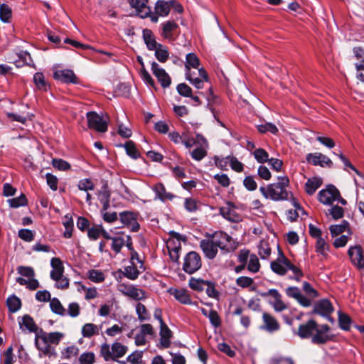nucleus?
Wrapping results in <instances>:
<instances>
[{
	"instance_id": "f257e3e1",
	"label": "nucleus",
	"mask_w": 364,
	"mask_h": 364,
	"mask_svg": "<svg viewBox=\"0 0 364 364\" xmlns=\"http://www.w3.org/2000/svg\"><path fill=\"white\" fill-rule=\"evenodd\" d=\"M64 336V333L61 332L47 333L41 329L36 333L35 345L43 354L50 356L54 354L51 345H58Z\"/></svg>"
},
{
	"instance_id": "f03ea898",
	"label": "nucleus",
	"mask_w": 364,
	"mask_h": 364,
	"mask_svg": "<svg viewBox=\"0 0 364 364\" xmlns=\"http://www.w3.org/2000/svg\"><path fill=\"white\" fill-rule=\"evenodd\" d=\"M279 182L272 183L265 187H260L259 191L266 198L273 200H282L289 198V193L286 190L289 181L286 176L278 177Z\"/></svg>"
},
{
	"instance_id": "7ed1b4c3",
	"label": "nucleus",
	"mask_w": 364,
	"mask_h": 364,
	"mask_svg": "<svg viewBox=\"0 0 364 364\" xmlns=\"http://www.w3.org/2000/svg\"><path fill=\"white\" fill-rule=\"evenodd\" d=\"M271 269L274 273L279 275H284L289 269L294 273V279L296 281H299L303 276L301 269L291 264L282 252H280L278 258L271 263Z\"/></svg>"
},
{
	"instance_id": "20e7f679",
	"label": "nucleus",
	"mask_w": 364,
	"mask_h": 364,
	"mask_svg": "<svg viewBox=\"0 0 364 364\" xmlns=\"http://www.w3.org/2000/svg\"><path fill=\"white\" fill-rule=\"evenodd\" d=\"M17 272L22 277L16 278V282L26 286L29 290L33 291L39 287L38 281L35 279V271L31 267L19 266Z\"/></svg>"
},
{
	"instance_id": "39448f33",
	"label": "nucleus",
	"mask_w": 364,
	"mask_h": 364,
	"mask_svg": "<svg viewBox=\"0 0 364 364\" xmlns=\"http://www.w3.org/2000/svg\"><path fill=\"white\" fill-rule=\"evenodd\" d=\"M127 351V347L119 342L114 343L112 346L104 343L100 347V354L106 361L110 360L117 361L119 358L123 357Z\"/></svg>"
},
{
	"instance_id": "423d86ee",
	"label": "nucleus",
	"mask_w": 364,
	"mask_h": 364,
	"mask_svg": "<svg viewBox=\"0 0 364 364\" xmlns=\"http://www.w3.org/2000/svg\"><path fill=\"white\" fill-rule=\"evenodd\" d=\"M202 265L201 258L199 254L196 252H188L185 258L183 264V269L188 274H193L198 271Z\"/></svg>"
},
{
	"instance_id": "0eeeda50",
	"label": "nucleus",
	"mask_w": 364,
	"mask_h": 364,
	"mask_svg": "<svg viewBox=\"0 0 364 364\" xmlns=\"http://www.w3.org/2000/svg\"><path fill=\"white\" fill-rule=\"evenodd\" d=\"M88 127L98 132H105L107 130V123L102 116L95 112H89L87 113Z\"/></svg>"
},
{
	"instance_id": "6e6552de",
	"label": "nucleus",
	"mask_w": 364,
	"mask_h": 364,
	"mask_svg": "<svg viewBox=\"0 0 364 364\" xmlns=\"http://www.w3.org/2000/svg\"><path fill=\"white\" fill-rule=\"evenodd\" d=\"M339 196V191L333 185H328L326 188L320 191L318 194L319 201L326 205L333 203Z\"/></svg>"
},
{
	"instance_id": "1a4fd4ad",
	"label": "nucleus",
	"mask_w": 364,
	"mask_h": 364,
	"mask_svg": "<svg viewBox=\"0 0 364 364\" xmlns=\"http://www.w3.org/2000/svg\"><path fill=\"white\" fill-rule=\"evenodd\" d=\"M117 289L124 295L134 300H141L145 298L144 291L133 285L120 283L117 286Z\"/></svg>"
},
{
	"instance_id": "9d476101",
	"label": "nucleus",
	"mask_w": 364,
	"mask_h": 364,
	"mask_svg": "<svg viewBox=\"0 0 364 364\" xmlns=\"http://www.w3.org/2000/svg\"><path fill=\"white\" fill-rule=\"evenodd\" d=\"M330 327L327 324L318 326L316 324V329L314 330L315 333L311 338V342L315 344H324L331 339L328 334Z\"/></svg>"
},
{
	"instance_id": "9b49d317",
	"label": "nucleus",
	"mask_w": 364,
	"mask_h": 364,
	"mask_svg": "<svg viewBox=\"0 0 364 364\" xmlns=\"http://www.w3.org/2000/svg\"><path fill=\"white\" fill-rule=\"evenodd\" d=\"M170 235L177 240V245L175 244L174 240L173 239H170L167 241V248L168 250L169 256L172 261L177 262L179 259V252L181 250V243L180 240L181 239V235L179 233H177L174 231H171Z\"/></svg>"
},
{
	"instance_id": "f8f14e48",
	"label": "nucleus",
	"mask_w": 364,
	"mask_h": 364,
	"mask_svg": "<svg viewBox=\"0 0 364 364\" xmlns=\"http://www.w3.org/2000/svg\"><path fill=\"white\" fill-rule=\"evenodd\" d=\"M262 297L272 296L274 301L270 302V304L277 312H281L287 309V306L282 300V295L279 292L274 289H269V291L262 293Z\"/></svg>"
},
{
	"instance_id": "ddd939ff",
	"label": "nucleus",
	"mask_w": 364,
	"mask_h": 364,
	"mask_svg": "<svg viewBox=\"0 0 364 364\" xmlns=\"http://www.w3.org/2000/svg\"><path fill=\"white\" fill-rule=\"evenodd\" d=\"M151 71L154 76L157 78L161 85L164 88H167L171 83V80L168 74L165 71L164 69L161 68L159 65L153 62L151 63Z\"/></svg>"
},
{
	"instance_id": "4468645a",
	"label": "nucleus",
	"mask_w": 364,
	"mask_h": 364,
	"mask_svg": "<svg viewBox=\"0 0 364 364\" xmlns=\"http://www.w3.org/2000/svg\"><path fill=\"white\" fill-rule=\"evenodd\" d=\"M198 75L200 77L193 76L191 71H186V79L188 80L196 88L202 89L204 86V82L208 81V76L204 68H198Z\"/></svg>"
},
{
	"instance_id": "2eb2a0df",
	"label": "nucleus",
	"mask_w": 364,
	"mask_h": 364,
	"mask_svg": "<svg viewBox=\"0 0 364 364\" xmlns=\"http://www.w3.org/2000/svg\"><path fill=\"white\" fill-rule=\"evenodd\" d=\"M212 239L217 245L218 247L226 251L232 250L231 244V237L224 232H216L212 236Z\"/></svg>"
},
{
	"instance_id": "dca6fc26",
	"label": "nucleus",
	"mask_w": 364,
	"mask_h": 364,
	"mask_svg": "<svg viewBox=\"0 0 364 364\" xmlns=\"http://www.w3.org/2000/svg\"><path fill=\"white\" fill-rule=\"evenodd\" d=\"M306 159L309 163L314 166L331 167L333 165L332 161L328 156L318 152L308 154Z\"/></svg>"
},
{
	"instance_id": "f3484780",
	"label": "nucleus",
	"mask_w": 364,
	"mask_h": 364,
	"mask_svg": "<svg viewBox=\"0 0 364 364\" xmlns=\"http://www.w3.org/2000/svg\"><path fill=\"white\" fill-rule=\"evenodd\" d=\"M121 222L129 227L132 231L139 230V224L136 220V214L133 212L125 211L119 213Z\"/></svg>"
},
{
	"instance_id": "a211bd4d",
	"label": "nucleus",
	"mask_w": 364,
	"mask_h": 364,
	"mask_svg": "<svg viewBox=\"0 0 364 364\" xmlns=\"http://www.w3.org/2000/svg\"><path fill=\"white\" fill-rule=\"evenodd\" d=\"M353 51L356 59L359 60V63L355 64L357 71L356 77L362 82H364V75L362 72L364 70V50L360 47H355Z\"/></svg>"
},
{
	"instance_id": "6ab92c4d",
	"label": "nucleus",
	"mask_w": 364,
	"mask_h": 364,
	"mask_svg": "<svg viewBox=\"0 0 364 364\" xmlns=\"http://www.w3.org/2000/svg\"><path fill=\"white\" fill-rule=\"evenodd\" d=\"M348 255L352 263L359 269L364 267V259L362 248L359 245L350 247L348 250Z\"/></svg>"
},
{
	"instance_id": "aec40b11",
	"label": "nucleus",
	"mask_w": 364,
	"mask_h": 364,
	"mask_svg": "<svg viewBox=\"0 0 364 364\" xmlns=\"http://www.w3.org/2000/svg\"><path fill=\"white\" fill-rule=\"evenodd\" d=\"M132 7L134 8L137 15L142 18L148 17L151 14V9L147 6L148 0H128Z\"/></svg>"
},
{
	"instance_id": "412c9836",
	"label": "nucleus",
	"mask_w": 364,
	"mask_h": 364,
	"mask_svg": "<svg viewBox=\"0 0 364 364\" xmlns=\"http://www.w3.org/2000/svg\"><path fill=\"white\" fill-rule=\"evenodd\" d=\"M200 247L202 249L205 257L209 259H213L218 253V246L211 238L203 240L200 242Z\"/></svg>"
},
{
	"instance_id": "4be33fe9",
	"label": "nucleus",
	"mask_w": 364,
	"mask_h": 364,
	"mask_svg": "<svg viewBox=\"0 0 364 364\" xmlns=\"http://www.w3.org/2000/svg\"><path fill=\"white\" fill-rule=\"evenodd\" d=\"M262 321L263 325L261 328L267 332L272 333L278 331L280 328V324L277 320L268 313H263Z\"/></svg>"
},
{
	"instance_id": "5701e85b",
	"label": "nucleus",
	"mask_w": 364,
	"mask_h": 364,
	"mask_svg": "<svg viewBox=\"0 0 364 364\" xmlns=\"http://www.w3.org/2000/svg\"><path fill=\"white\" fill-rule=\"evenodd\" d=\"M317 323L311 319L306 323L299 326L297 334L301 338H308L313 336L314 330L316 329Z\"/></svg>"
},
{
	"instance_id": "b1692460",
	"label": "nucleus",
	"mask_w": 364,
	"mask_h": 364,
	"mask_svg": "<svg viewBox=\"0 0 364 364\" xmlns=\"http://www.w3.org/2000/svg\"><path fill=\"white\" fill-rule=\"evenodd\" d=\"M220 213L225 219L231 222H238L241 217L237 213L235 207L231 203H228L225 206L221 207Z\"/></svg>"
},
{
	"instance_id": "393cba45",
	"label": "nucleus",
	"mask_w": 364,
	"mask_h": 364,
	"mask_svg": "<svg viewBox=\"0 0 364 364\" xmlns=\"http://www.w3.org/2000/svg\"><path fill=\"white\" fill-rule=\"evenodd\" d=\"M53 77L65 83H76L77 77L71 70H58L53 73Z\"/></svg>"
},
{
	"instance_id": "a878e982",
	"label": "nucleus",
	"mask_w": 364,
	"mask_h": 364,
	"mask_svg": "<svg viewBox=\"0 0 364 364\" xmlns=\"http://www.w3.org/2000/svg\"><path fill=\"white\" fill-rule=\"evenodd\" d=\"M178 26L174 21H167L162 23L161 36L169 41H173V33H176Z\"/></svg>"
},
{
	"instance_id": "bb28decb",
	"label": "nucleus",
	"mask_w": 364,
	"mask_h": 364,
	"mask_svg": "<svg viewBox=\"0 0 364 364\" xmlns=\"http://www.w3.org/2000/svg\"><path fill=\"white\" fill-rule=\"evenodd\" d=\"M333 311L331 303L327 299H322L318 301L314 307V312L323 316H326Z\"/></svg>"
},
{
	"instance_id": "cd10ccee",
	"label": "nucleus",
	"mask_w": 364,
	"mask_h": 364,
	"mask_svg": "<svg viewBox=\"0 0 364 364\" xmlns=\"http://www.w3.org/2000/svg\"><path fill=\"white\" fill-rule=\"evenodd\" d=\"M50 265L53 268L50 272V278L53 280L60 279L64 272V267L61 260L58 257H53L51 259Z\"/></svg>"
},
{
	"instance_id": "c85d7f7f",
	"label": "nucleus",
	"mask_w": 364,
	"mask_h": 364,
	"mask_svg": "<svg viewBox=\"0 0 364 364\" xmlns=\"http://www.w3.org/2000/svg\"><path fill=\"white\" fill-rule=\"evenodd\" d=\"M160 343L164 348L169 347L171 344V338L172 337V332L167 325L164 323L160 324Z\"/></svg>"
},
{
	"instance_id": "c756f323",
	"label": "nucleus",
	"mask_w": 364,
	"mask_h": 364,
	"mask_svg": "<svg viewBox=\"0 0 364 364\" xmlns=\"http://www.w3.org/2000/svg\"><path fill=\"white\" fill-rule=\"evenodd\" d=\"M172 294L176 300L183 304H191V300L188 291L186 289H174Z\"/></svg>"
},
{
	"instance_id": "7c9ffc66",
	"label": "nucleus",
	"mask_w": 364,
	"mask_h": 364,
	"mask_svg": "<svg viewBox=\"0 0 364 364\" xmlns=\"http://www.w3.org/2000/svg\"><path fill=\"white\" fill-rule=\"evenodd\" d=\"M143 38L148 49L150 50H154V49H156V46L159 45L155 41L153 33L151 30L144 29L143 31Z\"/></svg>"
},
{
	"instance_id": "2f4dec72",
	"label": "nucleus",
	"mask_w": 364,
	"mask_h": 364,
	"mask_svg": "<svg viewBox=\"0 0 364 364\" xmlns=\"http://www.w3.org/2000/svg\"><path fill=\"white\" fill-rule=\"evenodd\" d=\"M81 333L83 337L90 338L99 334V328L94 323H87L82 326Z\"/></svg>"
},
{
	"instance_id": "473e14b6",
	"label": "nucleus",
	"mask_w": 364,
	"mask_h": 364,
	"mask_svg": "<svg viewBox=\"0 0 364 364\" xmlns=\"http://www.w3.org/2000/svg\"><path fill=\"white\" fill-rule=\"evenodd\" d=\"M153 190L156 196L161 200H165L166 199L171 200L173 198V196L171 193L166 191L164 186L161 183H156L154 186Z\"/></svg>"
},
{
	"instance_id": "72a5a7b5",
	"label": "nucleus",
	"mask_w": 364,
	"mask_h": 364,
	"mask_svg": "<svg viewBox=\"0 0 364 364\" xmlns=\"http://www.w3.org/2000/svg\"><path fill=\"white\" fill-rule=\"evenodd\" d=\"M322 181L320 178H312L307 181L305 184V191L309 195H313L321 186Z\"/></svg>"
},
{
	"instance_id": "f704fd0d",
	"label": "nucleus",
	"mask_w": 364,
	"mask_h": 364,
	"mask_svg": "<svg viewBox=\"0 0 364 364\" xmlns=\"http://www.w3.org/2000/svg\"><path fill=\"white\" fill-rule=\"evenodd\" d=\"M170 11L169 3L164 1H158L155 6L156 14L161 16H166Z\"/></svg>"
},
{
	"instance_id": "c9c22d12",
	"label": "nucleus",
	"mask_w": 364,
	"mask_h": 364,
	"mask_svg": "<svg viewBox=\"0 0 364 364\" xmlns=\"http://www.w3.org/2000/svg\"><path fill=\"white\" fill-rule=\"evenodd\" d=\"M316 251L317 253L320 254L324 257H326L328 255V252L329 250V245L326 242V240L323 237H319L316 240Z\"/></svg>"
},
{
	"instance_id": "e433bc0d",
	"label": "nucleus",
	"mask_w": 364,
	"mask_h": 364,
	"mask_svg": "<svg viewBox=\"0 0 364 364\" xmlns=\"http://www.w3.org/2000/svg\"><path fill=\"white\" fill-rule=\"evenodd\" d=\"M185 64L186 71H191V68H198L200 65L199 58L195 53H191L186 55Z\"/></svg>"
},
{
	"instance_id": "4c0bfd02",
	"label": "nucleus",
	"mask_w": 364,
	"mask_h": 364,
	"mask_svg": "<svg viewBox=\"0 0 364 364\" xmlns=\"http://www.w3.org/2000/svg\"><path fill=\"white\" fill-rule=\"evenodd\" d=\"M50 306L53 313L62 316L66 315L65 309L57 298H53L50 301Z\"/></svg>"
},
{
	"instance_id": "58836bf2",
	"label": "nucleus",
	"mask_w": 364,
	"mask_h": 364,
	"mask_svg": "<svg viewBox=\"0 0 364 364\" xmlns=\"http://www.w3.org/2000/svg\"><path fill=\"white\" fill-rule=\"evenodd\" d=\"M154 50H155V56L159 62L165 63L168 60L169 53L165 46L159 44Z\"/></svg>"
},
{
	"instance_id": "ea45409f",
	"label": "nucleus",
	"mask_w": 364,
	"mask_h": 364,
	"mask_svg": "<svg viewBox=\"0 0 364 364\" xmlns=\"http://www.w3.org/2000/svg\"><path fill=\"white\" fill-rule=\"evenodd\" d=\"M87 276L90 281L95 283L102 282L105 279V274L102 271L97 269L89 270L87 273Z\"/></svg>"
},
{
	"instance_id": "a19ab883",
	"label": "nucleus",
	"mask_w": 364,
	"mask_h": 364,
	"mask_svg": "<svg viewBox=\"0 0 364 364\" xmlns=\"http://www.w3.org/2000/svg\"><path fill=\"white\" fill-rule=\"evenodd\" d=\"M12 16L11 9L5 4H0V19L4 23H9Z\"/></svg>"
},
{
	"instance_id": "79ce46f5",
	"label": "nucleus",
	"mask_w": 364,
	"mask_h": 364,
	"mask_svg": "<svg viewBox=\"0 0 364 364\" xmlns=\"http://www.w3.org/2000/svg\"><path fill=\"white\" fill-rule=\"evenodd\" d=\"M348 229V223L346 221H343L340 225H331L329 228L332 237L338 236Z\"/></svg>"
},
{
	"instance_id": "37998d69",
	"label": "nucleus",
	"mask_w": 364,
	"mask_h": 364,
	"mask_svg": "<svg viewBox=\"0 0 364 364\" xmlns=\"http://www.w3.org/2000/svg\"><path fill=\"white\" fill-rule=\"evenodd\" d=\"M7 306L11 312L17 311L21 306V300L16 296H9L6 301Z\"/></svg>"
},
{
	"instance_id": "c03bdc74",
	"label": "nucleus",
	"mask_w": 364,
	"mask_h": 364,
	"mask_svg": "<svg viewBox=\"0 0 364 364\" xmlns=\"http://www.w3.org/2000/svg\"><path fill=\"white\" fill-rule=\"evenodd\" d=\"M123 274L127 278L135 280L139 277V271L137 269L135 263H132V265L124 268Z\"/></svg>"
},
{
	"instance_id": "a18cd8bd",
	"label": "nucleus",
	"mask_w": 364,
	"mask_h": 364,
	"mask_svg": "<svg viewBox=\"0 0 364 364\" xmlns=\"http://www.w3.org/2000/svg\"><path fill=\"white\" fill-rule=\"evenodd\" d=\"M126 150V153L132 159H137L139 157L140 154L138 150L136 148L135 144L132 141H128L123 145Z\"/></svg>"
},
{
	"instance_id": "49530a36",
	"label": "nucleus",
	"mask_w": 364,
	"mask_h": 364,
	"mask_svg": "<svg viewBox=\"0 0 364 364\" xmlns=\"http://www.w3.org/2000/svg\"><path fill=\"white\" fill-rule=\"evenodd\" d=\"M256 161L260 164L267 162L269 160L268 153L262 148L256 149L252 153Z\"/></svg>"
},
{
	"instance_id": "de8ad7c7",
	"label": "nucleus",
	"mask_w": 364,
	"mask_h": 364,
	"mask_svg": "<svg viewBox=\"0 0 364 364\" xmlns=\"http://www.w3.org/2000/svg\"><path fill=\"white\" fill-rule=\"evenodd\" d=\"M338 322L341 328L345 331L350 329L351 319L346 314L338 312Z\"/></svg>"
},
{
	"instance_id": "09e8293b",
	"label": "nucleus",
	"mask_w": 364,
	"mask_h": 364,
	"mask_svg": "<svg viewBox=\"0 0 364 364\" xmlns=\"http://www.w3.org/2000/svg\"><path fill=\"white\" fill-rule=\"evenodd\" d=\"M7 201L9 206L14 208H17L27 205V199L26 196L23 194H21L19 197L9 199Z\"/></svg>"
},
{
	"instance_id": "8fccbe9b",
	"label": "nucleus",
	"mask_w": 364,
	"mask_h": 364,
	"mask_svg": "<svg viewBox=\"0 0 364 364\" xmlns=\"http://www.w3.org/2000/svg\"><path fill=\"white\" fill-rule=\"evenodd\" d=\"M208 147L198 146L191 152V157L196 161L202 160L207 155Z\"/></svg>"
},
{
	"instance_id": "3c124183",
	"label": "nucleus",
	"mask_w": 364,
	"mask_h": 364,
	"mask_svg": "<svg viewBox=\"0 0 364 364\" xmlns=\"http://www.w3.org/2000/svg\"><path fill=\"white\" fill-rule=\"evenodd\" d=\"M260 264L258 257L255 255H251L249 258L247 269L252 272H257L259 270Z\"/></svg>"
},
{
	"instance_id": "603ef678",
	"label": "nucleus",
	"mask_w": 364,
	"mask_h": 364,
	"mask_svg": "<svg viewBox=\"0 0 364 364\" xmlns=\"http://www.w3.org/2000/svg\"><path fill=\"white\" fill-rule=\"evenodd\" d=\"M136 311L138 315V318L140 321L149 320V314L144 304L141 303L137 304L136 306Z\"/></svg>"
},
{
	"instance_id": "864d4df0",
	"label": "nucleus",
	"mask_w": 364,
	"mask_h": 364,
	"mask_svg": "<svg viewBox=\"0 0 364 364\" xmlns=\"http://www.w3.org/2000/svg\"><path fill=\"white\" fill-rule=\"evenodd\" d=\"M83 290L85 292V299L86 300H90L97 296V291L95 287L87 288L85 286L79 284L78 291Z\"/></svg>"
},
{
	"instance_id": "5fc2aeb1",
	"label": "nucleus",
	"mask_w": 364,
	"mask_h": 364,
	"mask_svg": "<svg viewBox=\"0 0 364 364\" xmlns=\"http://www.w3.org/2000/svg\"><path fill=\"white\" fill-rule=\"evenodd\" d=\"M63 225L65 228V231L64 232V237L66 238L71 237L73 228V222L72 218L69 217L68 215H65L63 220Z\"/></svg>"
},
{
	"instance_id": "6e6d98bb",
	"label": "nucleus",
	"mask_w": 364,
	"mask_h": 364,
	"mask_svg": "<svg viewBox=\"0 0 364 364\" xmlns=\"http://www.w3.org/2000/svg\"><path fill=\"white\" fill-rule=\"evenodd\" d=\"M23 325L31 332H38V327L36 325L33 318L28 315H25L23 318Z\"/></svg>"
},
{
	"instance_id": "4d7b16f0",
	"label": "nucleus",
	"mask_w": 364,
	"mask_h": 364,
	"mask_svg": "<svg viewBox=\"0 0 364 364\" xmlns=\"http://www.w3.org/2000/svg\"><path fill=\"white\" fill-rule=\"evenodd\" d=\"M125 245V240L122 237H114L112 238V249L115 253H119Z\"/></svg>"
},
{
	"instance_id": "13d9d810",
	"label": "nucleus",
	"mask_w": 364,
	"mask_h": 364,
	"mask_svg": "<svg viewBox=\"0 0 364 364\" xmlns=\"http://www.w3.org/2000/svg\"><path fill=\"white\" fill-rule=\"evenodd\" d=\"M258 131L261 133L270 132L272 134H277L278 132L277 127L272 123H265L257 126Z\"/></svg>"
},
{
	"instance_id": "bf43d9fd",
	"label": "nucleus",
	"mask_w": 364,
	"mask_h": 364,
	"mask_svg": "<svg viewBox=\"0 0 364 364\" xmlns=\"http://www.w3.org/2000/svg\"><path fill=\"white\" fill-rule=\"evenodd\" d=\"M140 75L142 80L151 87L154 89H156V86L154 79L151 77L150 74L146 70V68H143L140 70Z\"/></svg>"
},
{
	"instance_id": "052dcab7",
	"label": "nucleus",
	"mask_w": 364,
	"mask_h": 364,
	"mask_svg": "<svg viewBox=\"0 0 364 364\" xmlns=\"http://www.w3.org/2000/svg\"><path fill=\"white\" fill-rule=\"evenodd\" d=\"M95 360V355L92 352L83 353L79 357L80 364H93Z\"/></svg>"
},
{
	"instance_id": "680f3d73",
	"label": "nucleus",
	"mask_w": 364,
	"mask_h": 364,
	"mask_svg": "<svg viewBox=\"0 0 364 364\" xmlns=\"http://www.w3.org/2000/svg\"><path fill=\"white\" fill-rule=\"evenodd\" d=\"M259 255L262 259H266L271 253V249L267 242L262 241L259 245Z\"/></svg>"
},
{
	"instance_id": "e2e57ef3",
	"label": "nucleus",
	"mask_w": 364,
	"mask_h": 364,
	"mask_svg": "<svg viewBox=\"0 0 364 364\" xmlns=\"http://www.w3.org/2000/svg\"><path fill=\"white\" fill-rule=\"evenodd\" d=\"M206 281L191 278L189 281V287L196 291H203L205 287Z\"/></svg>"
},
{
	"instance_id": "0e129e2a",
	"label": "nucleus",
	"mask_w": 364,
	"mask_h": 364,
	"mask_svg": "<svg viewBox=\"0 0 364 364\" xmlns=\"http://www.w3.org/2000/svg\"><path fill=\"white\" fill-rule=\"evenodd\" d=\"M77 187L81 191H88L95 188V184L90 179L84 178L79 181Z\"/></svg>"
},
{
	"instance_id": "69168bd1",
	"label": "nucleus",
	"mask_w": 364,
	"mask_h": 364,
	"mask_svg": "<svg viewBox=\"0 0 364 364\" xmlns=\"http://www.w3.org/2000/svg\"><path fill=\"white\" fill-rule=\"evenodd\" d=\"M52 165L60 171H67L70 168V165L65 161L60 159H53Z\"/></svg>"
},
{
	"instance_id": "338daca9",
	"label": "nucleus",
	"mask_w": 364,
	"mask_h": 364,
	"mask_svg": "<svg viewBox=\"0 0 364 364\" xmlns=\"http://www.w3.org/2000/svg\"><path fill=\"white\" fill-rule=\"evenodd\" d=\"M211 323V324L217 328L220 326L221 320L218 314V312L213 309H210L208 317Z\"/></svg>"
},
{
	"instance_id": "774afa93",
	"label": "nucleus",
	"mask_w": 364,
	"mask_h": 364,
	"mask_svg": "<svg viewBox=\"0 0 364 364\" xmlns=\"http://www.w3.org/2000/svg\"><path fill=\"white\" fill-rule=\"evenodd\" d=\"M97 198L101 202L109 200L110 191L107 185H104L97 193Z\"/></svg>"
}]
</instances>
